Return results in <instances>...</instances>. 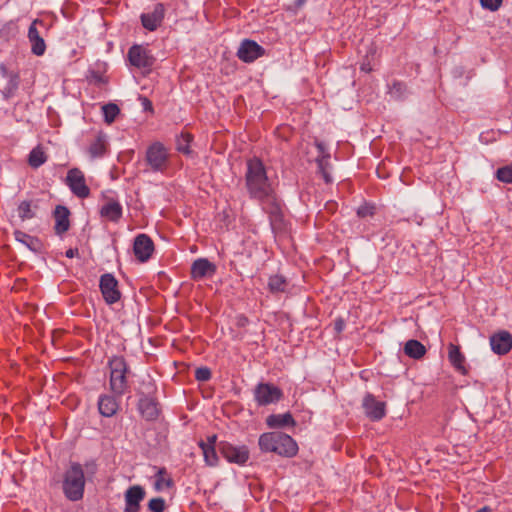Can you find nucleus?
Returning a JSON list of instances; mask_svg holds the SVG:
<instances>
[{
	"label": "nucleus",
	"instance_id": "nucleus-51",
	"mask_svg": "<svg viewBox=\"0 0 512 512\" xmlns=\"http://www.w3.org/2000/svg\"><path fill=\"white\" fill-rule=\"evenodd\" d=\"M476 512H493V510L490 507L485 506V507H482L481 509L477 510Z\"/></svg>",
	"mask_w": 512,
	"mask_h": 512
},
{
	"label": "nucleus",
	"instance_id": "nucleus-33",
	"mask_svg": "<svg viewBox=\"0 0 512 512\" xmlns=\"http://www.w3.org/2000/svg\"><path fill=\"white\" fill-rule=\"evenodd\" d=\"M165 475H167L166 468H159L155 475L154 488L156 491H161L164 487L170 488L174 485L173 480L170 477L165 478Z\"/></svg>",
	"mask_w": 512,
	"mask_h": 512
},
{
	"label": "nucleus",
	"instance_id": "nucleus-43",
	"mask_svg": "<svg viewBox=\"0 0 512 512\" xmlns=\"http://www.w3.org/2000/svg\"><path fill=\"white\" fill-rule=\"evenodd\" d=\"M503 3V0H480V4L484 9L495 12Z\"/></svg>",
	"mask_w": 512,
	"mask_h": 512
},
{
	"label": "nucleus",
	"instance_id": "nucleus-6",
	"mask_svg": "<svg viewBox=\"0 0 512 512\" xmlns=\"http://www.w3.org/2000/svg\"><path fill=\"white\" fill-rule=\"evenodd\" d=\"M217 447L229 463L244 466L250 458V451L246 445H233L230 442L221 441Z\"/></svg>",
	"mask_w": 512,
	"mask_h": 512
},
{
	"label": "nucleus",
	"instance_id": "nucleus-16",
	"mask_svg": "<svg viewBox=\"0 0 512 512\" xmlns=\"http://www.w3.org/2000/svg\"><path fill=\"white\" fill-rule=\"evenodd\" d=\"M146 496L145 489L140 485L130 486L124 493V512H140V503Z\"/></svg>",
	"mask_w": 512,
	"mask_h": 512
},
{
	"label": "nucleus",
	"instance_id": "nucleus-27",
	"mask_svg": "<svg viewBox=\"0 0 512 512\" xmlns=\"http://www.w3.org/2000/svg\"><path fill=\"white\" fill-rule=\"evenodd\" d=\"M448 350V358L452 366L462 374H466V369L464 366L465 357L460 351L459 346L451 343L449 344Z\"/></svg>",
	"mask_w": 512,
	"mask_h": 512
},
{
	"label": "nucleus",
	"instance_id": "nucleus-40",
	"mask_svg": "<svg viewBox=\"0 0 512 512\" xmlns=\"http://www.w3.org/2000/svg\"><path fill=\"white\" fill-rule=\"evenodd\" d=\"M376 54V46L374 44H371L366 51L365 58L363 62L360 65V70L363 72H370L372 71V65L370 63V56L373 57Z\"/></svg>",
	"mask_w": 512,
	"mask_h": 512
},
{
	"label": "nucleus",
	"instance_id": "nucleus-49",
	"mask_svg": "<svg viewBox=\"0 0 512 512\" xmlns=\"http://www.w3.org/2000/svg\"><path fill=\"white\" fill-rule=\"evenodd\" d=\"M306 0H294V9L298 10L304 6Z\"/></svg>",
	"mask_w": 512,
	"mask_h": 512
},
{
	"label": "nucleus",
	"instance_id": "nucleus-48",
	"mask_svg": "<svg viewBox=\"0 0 512 512\" xmlns=\"http://www.w3.org/2000/svg\"><path fill=\"white\" fill-rule=\"evenodd\" d=\"M79 254V250L78 248H69L66 252H65V255L66 257L68 258H73L75 256H78Z\"/></svg>",
	"mask_w": 512,
	"mask_h": 512
},
{
	"label": "nucleus",
	"instance_id": "nucleus-24",
	"mask_svg": "<svg viewBox=\"0 0 512 512\" xmlns=\"http://www.w3.org/2000/svg\"><path fill=\"white\" fill-rule=\"evenodd\" d=\"M14 238L17 242L25 245L30 251L40 253L43 248L41 240L35 236H31L21 230H15Z\"/></svg>",
	"mask_w": 512,
	"mask_h": 512
},
{
	"label": "nucleus",
	"instance_id": "nucleus-46",
	"mask_svg": "<svg viewBox=\"0 0 512 512\" xmlns=\"http://www.w3.org/2000/svg\"><path fill=\"white\" fill-rule=\"evenodd\" d=\"M216 441H217V436L216 435H211V436L207 437V441L206 442L200 441L199 442V446L200 447L212 446V447L216 448Z\"/></svg>",
	"mask_w": 512,
	"mask_h": 512
},
{
	"label": "nucleus",
	"instance_id": "nucleus-31",
	"mask_svg": "<svg viewBox=\"0 0 512 512\" xmlns=\"http://www.w3.org/2000/svg\"><path fill=\"white\" fill-rule=\"evenodd\" d=\"M329 159H330L329 153H326V155L317 156V159H316L318 172L321 174L325 183H327V184H330L333 181L332 176L329 172V169H330Z\"/></svg>",
	"mask_w": 512,
	"mask_h": 512
},
{
	"label": "nucleus",
	"instance_id": "nucleus-12",
	"mask_svg": "<svg viewBox=\"0 0 512 512\" xmlns=\"http://www.w3.org/2000/svg\"><path fill=\"white\" fill-rule=\"evenodd\" d=\"M237 57L245 62L251 63L265 55V49L254 40L244 39L237 50Z\"/></svg>",
	"mask_w": 512,
	"mask_h": 512
},
{
	"label": "nucleus",
	"instance_id": "nucleus-18",
	"mask_svg": "<svg viewBox=\"0 0 512 512\" xmlns=\"http://www.w3.org/2000/svg\"><path fill=\"white\" fill-rule=\"evenodd\" d=\"M492 351L498 355H506L512 349V335L505 330L494 333L490 337Z\"/></svg>",
	"mask_w": 512,
	"mask_h": 512
},
{
	"label": "nucleus",
	"instance_id": "nucleus-8",
	"mask_svg": "<svg viewBox=\"0 0 512 512\" xmlns=\"http://www.w3.org/2000/svg\"><path fill=\"white\" fill-rule=\"evenodd\" d=\"M65 183L76 197L85 199L90 196V188L86 184L85 175L79 168L68 170Z\"/></svg>",
	"mask_w": 512,
	"mask_h": 512
},
{
	"label": "nucleus",
	"instance_id": "nucleus-36",
	"mask_svg": "<svg viewBox=\"0 0 512 512\" xmlns=\"http://www.w3.org/2000/svg\"><path fill=\"white\" fill-rule=\"evenodd\" d=\"M46 160V154L39 147L32 149L29 153L28 163L32 168H39L46 162Z\"/></svg>",
	"mask_w": 512,
	"mask_h": 512
},
{
	"label": "nucleus",
	"instance_id": "nucleus-11",
	"mask_svg": "<svg viewBox=\"0 0 512 512\" xmlns=\"http://www.w3.org/2000/svg\"><path fill=\"white\" fill-rule=\"evenodd\" d=\"M264 211L269 216L270 225L274 233L282 232L285 230L284 215L278 201L277 196L273 198V201H266L261 204Z\"/></svg>",
	"mask_w": 512,
	"mask_h": 512
},
{
	"label": "nucleus",
	"instance_id": "nucleus-19",
	"mask_svg": "<svg viewBox=\"0 0 512 512\" xmlns=\"http://www.w3.org/2000/svg\"><path fill=\"white\" fill-rule=\"evenodd\" d=\"M216 270V265L207 258H198L191 265L190 275L193 280H200L205 277H212Z\"/></svg>",
	"mask_w": 512,
	"mask_h": 512
},
{
	"label": "nucleus",
	"instance_id": "nucleus-44",
	"mask_svg": "<svg viewBox=\"0 0 512 512\" xmlns=\"http://www.w3.org/2000/svg\"><path fill=\"white\" fill-rule=\"evenodd\" d=\"M374 210H375V208H374L373 205L364 203V204H362L361 206L358 207L357 215L360 218H365V217H368V216H373L374 215Z\"/></svg>",
	"mask_w": 512,
	"mask_h": 512
},
{
	"label": "nucleus",
	"instance_id": "nucleus-7",
	"mask_svg": "<svg viewBox=\"0 0 512 512\" xmlns=\"http://www.w3.org/2000/svg\"><path fill=\"white\" fill-rule=\"evenodd\" d=\"M254 400L258 406L275 404L283 398V391L272 383H258L253 391Z\"/></svg>",
	"mask_w": 512,
	"mask_h": 512
},
{
	"label": "nucleus",
	"instance_id": "nucleus-10",
	"mask_svg": "<svg viewBox=\"0 0 512 512\" xmlns=\"http://www.w3.org/2000/svg\"><path fill=\"white\" fill-rule=\"evenodd\" d=\"M127 56L130 64L139 69L150 70L156 61L150 50L137 44L129 48Z\"/></svg>",
	"mask_w": 512,
	"mask_h": 512
},
{
	"label": "nucleus",
	"instance_id": "nucleus-23",
	"mask_svg": "<svg viewBox=\"0 0 512 512\" xmlns=\"http://www.w3.org/2000/svg\"><path fill=\"white\" fill-rule=\"evenodd\" d=\"M37 21L32 22L28 29V39L31 42V51L36 56H41L45 53L46 44L44 39L36 27Z\"/></svg>",
	"mask_w": 512,
	"mask_h": 512
},
{
	"label": "nucleus",
	"instance_id": "nucleus-52",
	"mask_svg": "<svg viewBox=\"0 0 512 512\" xmlns=\"http://www.w3.org/2000/svg\"><path fill=\"white\" fill-rule=\"evenodd\" d=\"M86 468L88 469V471L90 470L91 473H94L96 470V466L94 464H91V465L87 464Z\"/></svg>",
	"mask_w": 512,
	"mask_h": 512
},
{
	"label": "nucleus",
	"instance_id": "nucleus-26",
	"mask_svg": "<svg viewBox=\"0 0 512 512\" xmlns=\"http://www.w3.org/2000/svg\"><path fill=\"white\" fill-rule=\"evenodd\" d=\"M266 424L269 428L294 427L296 421L290 412L283 414H271L266 418Z\"/></svg>",
	"mask_w": 512,
	"mask_h": 512
},
{
	"label": "nucleus",
	"instance_id": "nucleus-42",
	"mask_svg": "<svg viewBox=\"0 0 512 512\" xmlns=\"http://www.w3.org/2000/svg\"><path fill=\"white\" fill-rule=\"evenodd\" d=\"M212 377L211 370L208 367H199L195 370V379L200 382L209 381Z\"/></svg>",
	"mask_w": 512,
	"mask_h": 512
},
{
	"label": "nucleus",
	"instance_id": "nucleus-47",
	"mask_svg": "<svg viewBox=\"0 0 512 512\" xmlns=\"http://www.w3.org/2000/svg\"><path fill=\"white\" fill-rule=\"evenodd\" d=\"M316 148L319 152L318 156L326 155V153H328L326 150V146L323 142H316Z\"/></svg>",
	"mask_w": 512,
	"mask_h": 512
},
{
	"label": "nucleus",
	"instance_id": "nucleus-53",
	"mask_svg": "<svg viewBox=\"0 0 512 512\" xmlns=\"http://www.w3.org/2000/svg\"><path fill=\"white\" fill-rule=\"evenodd\" d=\"M393 88L397 89L398 91H400L401 88H402V84L400 82L394 83L393 84Z\"/></svg>",
	"mask_w": 512,
	"mask_h": 512
},
{
	"label": "nucleus",
	"instance_id": "nucleus-34",
	"mask_svg": "<svg viewBox=\"0 0 512 512\" xmlns=\"http://www.w3.org/2000/svg\"><path fill=\"white\" fill-rule=\"evenodd\" d=\"M193 140V136L189 133L182 132L176 139V149L184 155H190L192 150L190 144Z\"/></svg>",
	"mask_w": 512,
	"mask_h": 512
},
{
	"label": "nucleus",
	"instance_id": "nucleus-22",
	"mask_svg": "<svg viewBox=\"0 0 512 512\" xmlns=\"http://www.w3.org/2000/svg\"><path fill=\"white\" fill-rule=\"evenodd\" d=\"M117 395H100L98 399V410L103 417L114 416L119 409V402L116 399Z\"/></svg>",
	"mask_w": 512,
	"mask_h": 512
},
{
	"label": "nucleus",
	"instance_id": "nucleus-30",
	"mask_svg": "<svg viewBox=\"0 0 512 512\" xmlns=\"http://www.w3.org/2000/svg\"><path fill=\"white\" fill-rule=\"evenodd\" d=\"M37 208L38 205L31 200L21 201L17 207L18 216L22 222L30 220L36 216Z\"/></svg>",
	"mask_w": 512,
	"mask_h": 512
},
{
	"label": "nucleus",
	"instance_id": "nucleus-17",
	"mask_svg": "<svg viewBox=\"0 0 512 512\" xmlns=\"http://www.w3.org/2000/svg\"><path fill=\"white\" fill-rule=\"evenodd\" d=\"M165 17V7L157 3L151 12L142 13L140 16L142 26L148 31H155L162 24Z\"/></svg>",
	"mask_w": 512,
	"mask_h": 512
},
{
	"label": "nucleus",
	"instance_id": "nucleus-20",
	"mask_svg": "<svg viewBox=\"0 0 512 512\" xmlns=\"http://www.w3.org/2000/svg\"><path fill=\"white\" fill-rule=\"evenodd\" d=\"M70 210L64 205H57L53 211L55 221L54 231L56 235H63L70 228Z\"/></svg>",
	"mask_w": 512,
	"mask_h": 512
},
{
	"label": "nucleus",
	"instance_id": "nucleus-41",
	"mask_svg": "<svg viewBox=\"0 0 512 512\" xmlns=\"http://www.w3.org/2000/svg\"><path fill=\"white\" fill-rule=\"evenodd\" d=\"M165 508H166V503L162 497L152 498L148 502V509L151 512H164Z\"/></svg>",
	"mask_w": 512,
	"mask_h": 512
},
{
	"label": "nucleus",
	"instance_id": "nucleus-9",
	"mask_svg": "<svg viewBox=\"0 0 512 512\" xmlns=\"http://www.w3.org/2000/svg\"><path fill=\"white\" fill-rule=\"evenodd\" d=\"M99 288L104 301L108 305L117 303L121 299V292L118 286V280L111 273H105L100 276Z\"/></svg>",
	"mask_w": 512,
	"mask_h": 512
},
{
	"label": "nucleus",
	"instance_id": "nucleus-29",
	"mask_svg": "<svg viewBox=\"0 0 512 512\" xmlns=\"http://www.w3.org/2000/svg\"><path fill=\"white\" fill-rule=\"evenodd\" d=\"M404 353L413 359H421L425 353V346L418 340L411 339L405 343Z\"/></svg>",
	"mask_w": 512,
	"mask_h": 512
},
{
	"label": "nucleus",
	"instance_id": "nucleus-15",
	"mask_svg": "<svg viewBox=\"0 0 512 512\" xmlns=\"http://www.w3.org/2000/svg\"><path fill=\"white\" fill-rule=\"evenodd\" d=\"M137 409L143 419L148 422L156 421L161 414V406L157 398H139Z\"/></svg>",
	"mask_w": 512,
	"mask_h": 512
},
{
	"label": "nucleus",
	"instance_id": "nucleus-50",
	"mask_svg": "<svg viewBox=\"0 0 512 512\" xmlns=\"http://www.w3.org/2000/svg\"><path fill=\"white\" fill-rule=\"evenodd\" d=\"M143 104L145 109L152 110V103L147 98L143 99Z\"/></svg>",
	"mask_w": 512,
	"mask_h": 512
},
{
	"label": "nucleus",
	"instance_id": "nucleus-3",
	"mask_svg": "<svg viewBox=\"0 0 512 512\" xmlns=\"http://www.w3.org/2000/svg\"><path fill=\"white\" fill-rule=\"evenodd\" d=\"M62 487L64 495L70 501H78L83 498L85 475L80 463H71L64 474Z\"/></svg>",
	"mask_w": 512,
	"mask_h": 512
},
{
	"label": "nucleus",
	"instance_id": "nucleus-4",
	"mask_svg": "<svg viewBox=\"0 0 512 512\" xmlns=\"http://www.w3.org/2000/svg\"><path fill=\"white\" fill-rule=\"evenodd\" d=\"M110 369V389L113 394L121 397L128 389L127 374L129 366L123 356H112L108 361Z\"/></svg>",
	"mask_w": 512,
	"mask_h": 512
},
{
	"label": "nucleus",
	"instance_id": "nucleus-2",
	"mask_svg": "<svg viewBox=\"0 0 512 512\" xmlns=\"http://www.w3.org/2000/svg\"><path fill=\"white\" fill-rule=\"evenodd\" d=\"M258 446L263 453H275L286 458H292L298 453L296 441L290 435L278 431L261 434Z\"/></svg>",
	"mask_w": 512,
	"mask_h": 512
},
{
	"label": "nucleus",
	"instance_id": "nucleus-32",
	"mask_svg": "<svg viewBox=\"0 0 512 512\" xmlns=\"http://www.w3.org/2000/svg\"><path fill=\"white\" fill-rule=\"evenodd\" d=\"M288 282L282 275H273L269 277L268 289L272 294L283 293L286 291Z\"/></svg>",
	"mask_w": 512,
	"mask_h": 512
},
{
	"label": "nucleus",
	"instance_id": "nucleus-35",
	"mask_svg": "<svg viewBox=\"0 0 512 512\" xmlns=\"http://www.w3.org/2000/svg\"><path fill=\"white\" fill-rule=\"evenodd\" d=\"M157 387L151 379L148 381H142L140 387L137 389V395L139 398H155Z\"/></svg>",
	"mask_w": 512,
	"mask_h": 512
},
{
	"label": "nucleus",
	"instance_id": "nucleus-28",
	"mask_svg": "<svg viewBox=\"0 0 512 512\" xmlns=\"http://www.w3.org/2000/svg\"><path fill=\"white\" fill-rule=\"evenodd\" d=\"M106 147V135L99 132L95 140L90 144L88 151L92 158L102 157L106 153Z\"/></svg>",
	"mask_w": 512,
	"mask_h": 512
},
{
	"label": "nucleus",
	"instance_id": "nucleus-39",
	"mask_svg": "<svg viewBox=\"0 0 512 512\" xmlns=\"http://www.w3.org/2000/svg\"><path fill=\"white\" fill-rule=\"evenodd\" d=\"M496 178L503 183H512V165L498 168Z\"/></svg>",
	"mask_w": 512,
	"mask_h": 512
},
{
	"label": "nucleus",
	"instance_id": "nucleus-21",
	"mask_svg": "<svg viewBox=\"0 0 512 512\" xmlns=\"http://www.w3.org/2000/svg\"><path fill=\"white\" fill-rule=\"evenodd\" d=\"M0 72L3 77L7 78V84L2 94L5 99L12 97L19 88L20 76L18 72L10 71L5 64H0Z\"/></svg>",
	"mask_w": 512,
	"mask_h": 512
},
{
	"label": "nucleus",
	"instance_id": "nucleus-5",
	"mask_svg": "<svg viewBox=\"0 0 512 512\" xmlns=\"http://www.w3.org/2000/svg\"><path fill=\"white\" fill-rule=\"evenodd\" d=\"M145 161L152 172L163 173L169 165V153L161 142H154L148 146Z\"/></svg>",
	"mask_w": 512,
	"mask_h": 512
},
{
	"label": "nucleus",
	"instance_id": "nucleus-1",
	"mask_svg": "<svg viewBox=\"0 0 512 512\" xmlns=\"http://www.w3.org/2000/svg\"><path fill=\"white\" fill-rule=\"evenodd\" d=\"M246 167L245 185L249 197L261 204L273 201L277 195L262 160L257 157L250 158L247 160Z\"/></svg>",
	"mask_w": 512,
	"mask_h": 512
},
{
	"label": "nucleus",
	"instance_id": "nucleus-13",
	"mask_svg": "<svg viewBox=\"0 0 512 512\" xmlns=\"http://www.w3.org/2000/svg\"><path fill=\"white\" fill-rule=\"evenodd\" d=\"M362 407L366 416L371 421H380L386 415V403L376 400L375 396L371 393L365 394Z\"/></svg>",
	"mask_w": 512,
	"mask_h": 512
},
{
	"label": "nucleus",
	"instance_id": "nucleus-25",
	"mask_svg": "<svg viewBox=\"0 0 512 512\" xmlns=\"http://www.w3.org/2000/svg\"><path fill=\"white\" fill-rule=\"evenodd\" d=\"M122 205L116 200H109L100 209V215L112 222H118L122 218Z\"/></svg>",
	"mask_w": 512,
	"mask_h": 512
},
{
	"label": "nucleus",
	"instance_id": "nucleus-38",
	"mask_svg": "<svg viewBox=\"0 0 512 512\" xmlns=\"http://www.w3.org/2000/svg\"><path fill=\"white\" fill-rule=\"evenodd\" d=\"M204 456V461L208 466H216L218 464L219 458L217 455V451L215 447L205 446L200 447Z\"/></svg>",
	"mask_w": 512,
	"mask_h": 512
},
{
	"label": "nucleus",
	"instance_id": "nucleus-14",
	"mask_svg": "<svg viewBox=\"0 0 512 512\" xmlns=\"http://www.w3.org/2000/svg\"><path fill=\"white\" fill-rule=\"evenodd\" d=\"M133 252L138 261H148L154 252L152 239L147 234H138L134 239Z\"/></svg>",
	"mask_w": 512,
	"mask_h": 512
},
{
	"label": "nucleus",
	"instance_id": "nucleus-37",
	"mask_svg": "<svg viewBox=\"0 0 512 512\" xmlns=\"http://www.w3.org/2000/svg\"><path fill=\"white\" fill-rule=\"evenodd\" d=\"M102 112L104 121L107 124H112L119 115L120 109L115 103H108L102 106Z\"/></svg>",
	"mask_w": 512,
	"mask_h": 512
},
{
	"label": "nucleus",
	"instance_id": "nucleus-45",
	"mask_svg": "<svg viewBox=\"0 0 512 512\" xmlns=\"http://www.w3.org/2000/svg\"><path fill=\"white\" fill-rule=\"evenodd\" d=\"M345 325H346V323H345V320L343 318H341V317L337 318L334 321V331L337 334H340L345 329Z\"/></svg>",
	"mask_w": 512,
	"mask_h": 512
}]
</instances>
